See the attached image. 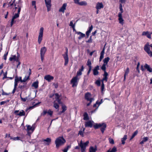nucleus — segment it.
I'll return each mask as SVG.
<instances>
[{"label": "nucleus", "mask_w": 152, "mask_h": 152, "mask_svg": "<svg viewBox=\"0 0 152 152\" xmlns=\"http://www.w3.org/2000/svg\"><path fill=\"white\" fill-rule=\"evenodd\" d=\"M65 142L66 140L63 137H58L55 141L56 147L58 148L60 146L63 145Z\"/></svg>", "instance_id": "f257e3e1"}, {"label": "nucleus", "mask_w": 152, "mask_h": 152, "mask_svg": "<svg viewBox=\"0 0 152 152\" xmlns=\"http://www.w3.org/2000/svg\"><path fill=\"white\" fill-rule=\"evenodd\" d=\"M94 127L95 129H97L101 127L100 130L102 133L104 132L106 127V125L104 123L96 124L94 126Z\"/></svg>", "instance_id": "f03ea898"}, {"label": "nucleus", "mask_w": 152, "mask_h": 152, "mask_svg": "<svg viewBox=\"0 0 152 152\" xmlns=\"http://www.w3.org/2000/svg\"><path fill=\"white\" fill-rule=\"evenodd\" d=\"M79 79L78 77H74L70 81V83L72 84V87H74L76 86L78 84V82Z\"/></svg>", "instance_id": "7ed1b4c3"}, {"label": "nucleus", "mask_w": 152, "mask_h": 152, "mask_svg": "<svg viewBox=\"0 0 152 152\" xmlns=\"http://www.w3.org/2000/svg\"><path fill=\"white\" fill-rule=\"evenodd\" d=\"M144 50L151 57H152V51L150 50V47L148 43H147L145 45Z\"/></svg>", "instance_id": "20e7f679"}, {"label": "nucleus", "mask_w": 152, "mask_h": 152, "mask_svg": "<svg viewBox=\"0 0 152 152\" xmlns=\"http://www.w3.org/2000/svg\"><path fill=\"white\" fill-rule=\"evenodd\" d=\"M47 48L45 47H44L42 48L40 50V57H41V59L42 62L43 61L44 57L45 56V54Z\"/></svg>", "instance_id": "39448f33"}, {"label": "nucleus", "mask_w": 152, "mask_h": 152, "mask_svg": "<svg viewBox=\"0 0 152 152\" xmlns=\"http://www.w3.org/2000/svg\"><path fill=\"white\" fill-rule=\"evenodd\" d=\"M44 28L43 27H41L40 29L39 34L38 36V42L40 44L42 40L43 35Z\"/></svg>", "instance_id": "423d86ee"}, {"label": "nucleus", "mask_w": 152, "mask_h": 152, "mask_svg": "<svg viewBox=\"0 0 152 152\" xmlns=\"http://www.w3.org/2000/svg\"><path fill=\"white\" fill-rule=\"evenodd\" d=\"M53 111H52L51 110L49 109L47 111L46 110H43L42 113L41 114V115L45 116L46 113L49 115L50 117H51L53 114Z\"/></svg>", "instance_id": "0eeeda50"}, {"label": "nucleus", "mask_w": 152, "mask_h": 152, "mask_svg": "<svg viewBox=\"0 0 152 152\" xmlns=\"http://www.w3.org/2000/svg\"><path fill=\"white\" fill-rule=\"evenodd\" d=\"M89 143V142L88 141H87L86 142L83 143L82 140H81L80 143H78L79 146L81 148V149L83 148V149H86V146L88 145Z\"/></svg>", "instance_id": "6e6552de"}, {"label": "nucleus", "mask_w": 152, "mask_h": 152, "mask_svg": "<svg viewBox=\"0 0 152 152\" xmlns=\"http://www.w3.org/2000/svg\"><path fill=\"white\" fill-rule=\"evenodd\" d=\"M45 5L47 8V11L49 12L50 10L51 4V0H45Z\"/></svg>", "instance_id": "1a4fd4ad"}, {"label": "nucleus", "mask_w": 152, "mask_h": 152, "mask_svg": "<svg viewBox=\"0 0 152 152\" xmlns=\"http://www.w3.org/2000/svg\"><path fill=\"white\" fill-rule=\"evenodd\" d=\"M91 94L89 92H87L85 94V99L88 101H89L91 100H94V99L93 98L91 97Z\"/></svg>", "instance_id": "9d476101"}, {"label": "nucleus", "mask_w": 152, "mask_h": 152, "mask_svg": "<svg viewBox=\"0 0 152 152\" xmlns=\"http://www.w3.org/2000/svg\"><path fill=\"white\" fill-rule=\"evenodd\" d=\"M94 123L93 121H89L85 122V125L86 127H89L91 128L92 127L93 123Z\"/></svg>", "instance_id": "9b49d317"}, {"label": "nucleus", "mask_w": 152, "mask_h": 152, "mask_svg": "<svg viewBox=\"0 0 152 152\" xmlns=\"http://www.w3.org/2000/svg\"><path fill=\"white\" fill-rule=\"evenodd\" d=\"M99 69V66L98 65L95 67L93 69V74L94 75H97L99 74V72L98 70Z\"/></svg>", "instance_id": "f8f14e48"}, {"label": "nucleus", "mask_w": 152, "mask_h": 152, "mask_svg": "<svg viewBox=\"0 0 152 152\" xmlns=\"http://www.w3.org/2000/svg\"><path fill=\"white\" fill-rule=\"evenodd\" d=\"M44 79L47 80L48 82H50L51 80L53 79L54 77L53 76L50 75H47L44 77Z\"/></svg>", "instance_id": "ddd939ff"}, {"label": "nucleus", "mask_w": 152, "mask_h": 152, "mask_svg": "<svg viewBox=\"0 0 152 152\" xmlns=\"http://www.w3.org/2000/svg\"><path fill=\"white\" fill-rule=\"evenodd\" d=\"M55 95L56 96V100L55 101H56V102H57V103L59 104H61L62 102L61 100L59 99V94L57 93H56L55 94Z\"/></svg>", "instance_id": "4468645a"}, {"label": "nucleus", "mask_w": 152, "mask_h": 152, "mask_svg": "<svg viewBox=\"0 0 152 152\" xmlns=\"http://www.w3.org/2000/svg\"><path fill=\"white\" fill-rule=\"evenodd\" d=\"M104 7V6L102 3L98 2L96 4V10H100Z\"/></svg>", "instance_id": "2eb2a0df"}, {"label": "nucleus", "mask_w": 152, "mask_h": 152, "mask_svg": "<svg viewBox=\"0 0 152 152\" xmlns=\"http://www.w3.org/2000/svg\"><path fill=\"white\" fill-rule=\"evenodd\" d=\"M67 6V4L66 3L64 4L62 7L59 9V12H62L64 13V11L66 9V7Z\"/></svg>", "instance_id": "dca6fc26"}, {"label": "nucleus", "mask_w": 152, "mask_h": 152, "mask_svg": "<svg viewBox=\"0 0 152 152\" xmlns=\"http://www.w3.org/2000/svg\"><path fill=\"white\" fill-rule=\"evenodd\" d=\"M63 56L65 60L64 64V65L66 66L67 64L69 62V58L68 55L63 54Z\"/></svg>", "instance_id": "f3484780"}, {"label": "nucleus", "mask_w": 152, "mask_h": 152, "mask_svg": "<svg viewBox=\"0 0 152 152\" xmlns=\"http://www.w3.org/2000/svg\"><path fill=\"white\" fill-rule=\"evenodd\" d=\"M144 67L147 69V70L150 72H152V68L150 67V66L147 64H145Z\"/></svg>", "instance_id": "a211bd4d"}, {"label": "nucleus", "mask_w": 152, "mask_h": 152, "mask_svg": "<svg viewBox=\"0 0 152 152\" xmlns=\"http://www.w3.org/2000/svg\"><path fill=\"white\" fill-rule=\"evenodd\" d=\"M118 17H119V23L120 24H123L124 23V20L122 18V14L121 13H118Z\"/></svg>", "instance_id": "6ab92c4d"}, {"label": "nucleus", "mask_w": 152, "mask_h": 152, "mask_svg": "<svg viewBox=\"0 0 152 152\" xmlns=\"http://www.w3.org/2000/svg\"><path fill=\"white\" fill-rule=\"evenodd\" d=\"M76 33L78 35H80L78 37L79 39H80L82 38H83L85 37V35L80 32H76Z\"/></svg>", "instance_id": "aec40b11"}, {"label": "nucleus", "mask_w": 152, "mask_h": 152, "mask_svg": "<svg viewBox=\"0 0 152 152\" xmlns=\"http://www.w3.org/2000/svg\"><path fill=\"white\" fill-rule=\"evenodd\" d=\"M9 60L11 61L14 60L16 61H18V58H17L15 55H12L11 57L10 58Z\"/></svg>", "instance_id": "412c9836"}, {"label": "nucleus", "mask_w": 152, "mask_h": 152, "mask_svg": "<svg viewBox=\"0 0 152 152\" xmlns=\"http://www.w3.org/2000/svg\"><path fill=\"white\" fill-rule=\"evenodd\" d=\"M43 142H46L47 143H46V145H49L50 144V143L51 142V139L50 138H47L45 139H44L42 140Z\"/></svg>", "instance_id": "4be33fe9"}, {"label": "nucleus", "mask_w": 152, "mask_h": 152, "mask_svg": "<svg viewBox=\"0 0 152 152\" xmlns=\"http://www.w3.org/2000/svg\"><path fill=\"white\" fill-rule=\"evenodd\" d=\"M53 107L56 109H57L58 111V110L59 106L58 104L56 102V101L53 102Z\"/></svg>", "instance_id": "5701e85b"}, {"label": "nucleus", "mask_w": 152, "mask_h": 152, "mask_svg": "<svg viewBox=\"0 0 152 152\" xmlns=\"http://www.w3.org/2000/svg\"><path fill=\"white\" fill-rule=\"evenodd\" d=\"M83 119L85 120H87L89 119L88 115L86 112L84 113L83 114Z\"/></svg>", "instance_id": "b1692460"}, {"label": "nucleus", "mask_w": 152, "mask_h": 152, "mask_svg": "<svg viewBox=\"0 0 152 152\" xmlns=\"http://www.w3.org/2000/svg\"><path fill=\"white\" fill-rule=\"evenodd\" d=\"M127 139V136L126 135H125L121 139L122 144L123 145H124L125 143V141Z\"/></svg>", "instance_id": "393cba45"}, {"label": "nucleus", "mask_w": 152, "mask_h": 152, "mask_svg": "<svg viewBox=\"0 0 152 152\" xmlns=\"http://www.w3.org/2000/svg\"><path fill=\"white\" fill-rule=\"evenodd\" d=\"M96 148H94L93 146H91L89 148V152H96Z\"/></svg>", "instance_id": "a878e982"}, {"label": "nucleus", "mask_w": 152, "mask_h": 152, "mask_svg": "<svg viewBox=\"0 0 152 152\" xmlns=\"http://www.w3.org/2000/svg\"><path fill=\"white\" fill-rule=\"evenodd\" d=\"M25 112L23 110H22L21 111H20L19 113L17 114V115L21 116L25 115Z\"/></svg>", "instance_id": "bb28decb"}, {"label": "nucleus", "mask_w": 152, "mask_h": 152, "mask_svg": "<svg viewBox=\"0 0 152 152\" xmlns=\"http://www.w3.org/2000/svg\"><path fill=\"white\" fill-rule=\"evenodd\" d=\"M8 137H9L10 138V139H12L13 140H15V141L19 140L20 138V137H12L10 136V134H8Z\"/></svg>", "instance_id": "cd10ccee"}, {"label": "nucleus", "mask_w": 152, "mask_h": 152, "mask_svg": "<svg viewBox=\"0 0 152 152\" xmlns=\"http://www.w3.org/2000/svg\"><path fill=\"white\" fill-rule=\"evenodd\" d=\"M27 130L28 131V134H30L31 133H29V132H28L30 130H32V132L33 131L34 129H32V127L30 125H27Z\"/></svg>", "instance_id": "c85d7f7f"}, {"label": "nucleus", "mask_w": 152, "mask_h": 152, "mask_svg": "<svg viewBox=\"0 0 152 152\" xmlns=\"http://www.w3.org/2000/svg\"><path fill=\"white\" fill-rule=\"evenodd\" d=\"M32 86L34 87L35 88H37L38 86V82L36 81L34 82L32 84Z\"/></svg>", "instance_id": "c756f323"}, {"label": "nucleus", "mask_w": 152, "mask_h": 152, "mask_svg": "<svg viewBox=\"0 0 152 152\" xmlns=\"http://www.w3.org/2000/svg\"><path fill=\"white\" fill-rule=\"evenodd\" d=\"M148 138L147 137H144L143 138L142 140L140 142V144H143L144 142H146L148 141Z\"/></svg>", "instance_id": "7c9ffc66"}, {"label": "nucleus", "mask_w": 152, "mask_h": 152, "mask_svg": "<svg viewBox=\"0 0 152 152\" xmlns=\"http://www.w3.org/2000/svg\"><path fill=\"white\" fill-rule=\"evenodd\" d=\"M31 75V72H29L28 75V76H26L23 80V82H26L29 79V77Z\"/></svg>", "instance_id": "2f4dec72"}, {"label": "nucleus", "mask_w": 152, "mask_h": 152, "mask_svg": "<svg viewBox=\"0 0 152 152\" xmlns=\"http://www.w3.org/2000/svg\"><path fill=\"white\" fill-rule=\"evenodd\" d=\"M138 132L137 130H136L135 131L132 135L130 139V140H132L133 138H134V137L137 135Z\"/></svg>", "instance_id": "473e14b6"}, {"label": "nucleus", "mask_w": 152, "mask_h": 152, "mask_svg": "<svg viewBox=\"0 0 152 152\" xmlns=\"http://www.w3.org/2000/svg\"><path fill=\"white\" fill-rule=\"evenodd\" d=\"M116 151L117 149L116 147H114L111 150L110 149L107 152H115Z\"/></svg>", "instance_id": "72a5a7b5"}, {"label": "nucleus", "mask_w": 152, "mask_h": 152, "mask_svg": "<svg viewBox=\"0 0 152 152\" xmlns=\"http://www.w3.org/2000/svg\"><path fill=\"white\" fill-rule=\"evenodd\" d=\"M18 13L20 14L21 11V9L22 7V5L21 4H20L18 5Z\"/></svg>", "instance_id": "f704fd0d"}, {"label": "nucleus", "mask_w": 152, "mask_h": 152, "mask_svg": "<svg viewBox=\"0 0 152 152\" xmlns=\"http://www.w3.org/2000/svg\"><path fill=\"white\" fill-rule=\"evenodd\" d=\"M87 4L86 2L85 1H82L79 2V5L81 6H86Z\"/></svg>", "instance_id": "c9c22d12"}, {"label": "nucleus", "mask_w": 152, "mask_h": 152, "mask_svg": "<svg viewBox=\"0 0 152 152\" xmlns=\"http://www.w3.org/2000/svg\"><path fill=\"white\" fill-rule=\"evenodd\" d=\"M104 88V85L103 82H102L101 87V92L103 93Z\"/></svg>", "instance_id": "e433bc0d"}, {"label": "nucleus", "mask_w": 152, "mask_h": 152, "mask_svg": "<svg viewBox=\"0 0 152 152\" xmlns=\"http://www.w3.org/2000/svg\"><path fill=\"white\" fill-rule=\"evenodd\" d=\"M62 110L60 112V114H61L62 113L64 112L65 110H66V106L64 105H63L62 107Z\"/></svg>", "instance_id": "4c0bfd02"}, {"label": "nucleus", "mask_w": 152, "mask_h": 152, "mask_svg": "<svg viewBox=\"0 0 152 152\" xmlns=\"http://www.w3.org/2000/svg\"><path fill=\"white\" fill-rule=\"evenodd\" d=\"M19 14L17 13H15L14 15L13 16L12 19H15L18 18L19 17Z\"/></svg>", "instance_id": "58836bf2"}, {"label": "nucleus", "mask_w": 152, "mask_h": 152, "mask_svg": "<svg viewBox=\"0 0 152 152\" xmlns=\"http://www.w3.org/2000/svg\"><path fill=\"white\" fill-rule=\"evenodd\" d=\"M110 58L109 57H107V58H105L103 60V62H105V63H107L109 61Z\"/></svg>", "instance_id": "ea45409f"}, {"label": "nucleus", "mask_w": 152, "mask_h": 152, "mask_svg": "<svg viewBox=\"0 0 152 152\" xmlns=\"http://www.w3.org/2000/svg\"><path fill=\"white\" fill-rule=\"evenodd\" d=\"M85 128H83L82 131L80 130L78 134L83 136V132L85 131Z\"/></svg>", "instance_id": "a19ab883"}, {"label": "nucleus", "mask_w": 152, "mask_h": 152, "mask_svg": "<svg viewBox=\"0 0 152 152\" xmlns=\"http://www.w3.org/2000/svg\"><path fill=\"white\" fill-rule=\"evenodd\" d=\"M108 139L109 142L110 144H113L114 143V141L113 139L110 137Z\"/></svg>", "instance_id": "79ce46f5"}, {"label": "nucleus", "mask_w": 152, "mask_h": 152, "mask_svg": "<svg viewBox=\"0 0 152 152\" xmlns=\"http://www.w3.org/2000/svg\"><path fill=\"white\" fill-rule=\"evenodd\" d=\"M119 9L121 11V12H119V13H121V14H122V13L123 12V10L122 8V4H120Z\"/></svg>", "instance_id": "37998d69"}, {"label": "nucleus", "mask_w": 152, "mask_h": 152, "mask_svg": "<svg viewBox=\"0 0 152 152\" xmlns=\"http://www.w3.org/2000/svg\"><path fill=\"white\" fill-rule=\"evenodd\" d=\"M70 148V146L68 145L63 150L64 152H67L69 148Z\"/></svg>", "instance_id": "c03bdc74"}, {"label": "nucleus", "mask_w": 152, "mask_h": 152, "mask_svg": "<svg viewBox=\"0 0 152 152\" xmlns=\"http://www.w3.org/2000/svg\"><path fill=\"white\" fill-rule=\"evenodd\" d=\"M129 72V69L128 67H127L126 69V70L125 71L124 75H127L128 74Z\"/></svg>", "instance_id": "a18cd8bd"}, {"label": "nucleus", "mask_w": 152, "mask_h": 152, "mask_svg": "<svg viewBox=\"0 0 152 152\" xmlns=\"http://www.w3.org/2000/svg\"><path fill=\"white\" fill-rule=\"evenodd\" d=\"M82 75V72H81L79 71H78L77 73V75L75 77H78L79 76H80Z\"/></svg>", "instance_id": "49530a36"}, {"label": "nucleus", "mask_w": 152, "mask_h": 152, "mask_svg": "<svg viewBox=\"0 0 152 152\" xmlns=\"http://www.w3.org/2000/svg\"><path fill=\"white\" fill-rule=\"evenodd\" d=\"M75 23L73 24L72 21H71L70 22L69 26H71L72 28H74V26H75Z\"/></svg>", "instance_id": "de8ad7c7"}, {"label": "nucleus", "mask_w": 152, "mask_h": 152, "mask_svg": "<svg viewBox=\"0 0 152 152\" xmlns=\"http://www.w3.org/2000/svg\"><path fill=\"white\" fill-rule=\"evenodd\" d=\"M93 28V26L92 25H91V26L88 29L87 32L89 33H90L91 31L92 30Z\"/></svg>", "instance_id": "09e8293b"}, {"label": "nucleus", "mask_w": 152, "mask_h": 152, "mask_svg": "<svg viewBox=\"0 0 152 152\" xmlns=\"http://www.w3.org/2000/svg\"><path fill=\"white\" fill-rule=\"evenodd\" d=\"M8 51L6 53H5L4 55L3 58L5 60H6L7 59V56L8 55Z\"/></svg>", "instance_id": "8fccbe9b"}, {"label": "nucleus", "mask_w": 152, "mask_h": 152, "mask_svg": "<svg viewBox=\"0 0 152 152\" xmlns=\"http://www.w3.org/2000/svg\"><path fill=\"white\" fill-rule=\"evenodd\" d=\"M95 83L98 86H99L101 85V82L99 80H97L96 82Z\"/></svg>", "instance_id": "3c124183"}, {"label": "nucleus", "mask_w": 152, "mask_h": 152, "mask_svg": "<svg viewBox=\"0 0 152 152\" xmlns=\"http://www.w3.org/2000/svg\"><path fill=\"white\" fill-rule=\"evenodd\" d=\"M91 61L90 59H88V60L87 65L88 66H91Z\"/></svg>", "instance_id": "603ef678"}, {"label": "nucleus", "mask_w": 152, "mask_h": 152, "mask_svg": "<svg viewBox=\"0 0 152 152\" xmlns=\"http://www.w3.org/2000/svg\"><path fill=\"white\" fill-rule=\"evenodd\" d=\"M15 22H16V21L14 20V19H13L12 18V20H11V23H10V26H11V27H12V25L14 23H15Z\"/></svg>", "instance_id": "864d4df0"}, {"label": "nucleus", "mask_w": 152, "mask_h": 152, "mask_svg": "<svg viewBox=\"0 0 152 152\" xmlns=\"http://www.w3.org/2000/svg\"><path fill=\"white\" fill-rule=\"evenodd\" d=\"M1 91H2V94L3 95H9L10 94H8L4 92L3 89H2L1 90Z\"/></svg>", "instance_id": "5fc2aeb1"}, {"label": "nucleus", "mask_w": 152, "mask_h": 152, "mask_svg": "<svg viewBox=\"0 0 152 152\" xmlns=\"http://www.w3.org/2000/svg\"><path fill=\"white\" fill-rule=\"evenodd\" d=\"M20 99H21V100L23 101V102H25V101H26V100H27V99H26V98H22V97H21V95H20Z\"/></svg>", "instance_id": "6e6d98bb"}, {"label": "nucleus", "mask_w": 152, "mask_h": 152, "mask_svg": "<svg viewBox=\"0 0 152 152\" xmlns=\"http://www.w3.org/2000/svg\"><path fill=\"white\" fill-rule=\"evenodd\" d=\"M28 101H31L32 100L33 98L30 97V95H29L28 97H26Z\"/></svg>", "instance_id": "4d7b16f0"}, {"label": "nucleus", "mask_w": 152, "mask_h": 152, "mask_svg": "<svg viewBox=\"0 0 152 152\" xmlns=\"http://www.w3.org/2000/svg\"><path fill=\"white\" fill-rule=\"evenodd\" d=\"M148 33H149V32L148 31H143L142 33V35L143 36H145V35L146 36L148 34Z\"/></svg>", "instance_id": "13d9d810"}, {"label": "nucleus", "mask_w": 152, "mask_h": 152, "mask_svg": "<svg viewBox=\"0 0 152 152\" xmlns=\"http://www.w3.org/2000/svg\"><path fill=\"white\" fill-rule=\"evenodd\" d=\"M107 77H104L103 78L101 81H102V82H103L104 81H105L106 82H107Z\"/></svg>", "instance_id": "bf43d9fd"}, {"label": "nucleus", "mask_w": 152, "mask_h": 152, "mask_svg": "<svg viewBox=\"0 0 152 152\" xmlns=\"http://www.w3.org/2000/svg\"><path fill=\"white\" fill-rule=\"evenodd\" d=\"M108 75V74L107 73L106 71L104 72V74L103 75L104 77H107Z\"/></svg>", "instance_id": "052dcab7"}, {"label": "nucleus", "mask_w": 152, "mask_h": 152, "mask_svg": "<svg viewBox=\"0 0 152 152\" xmlns=\"http://www.w3.org/2000/svg\"><path fill=\"white\" fill-rule=\"evenodd\" d=\"M101 69L104 71H106V66L102 65L101 67Z\"/></svg>", "instance_id": "680f3d73"}, {"label": "nucleus", "mask_w": 152, "mask_h": 152, "mask_svg": "<svg viewBox=\"0 0 152 152\" xmlns=\"http://www.w3.org/2000/svg\"><path fill=\"white\" fill-rule=\"evenodd\" d=\"M19 81V78L17 76H16L15 77V81L18 83Z\"/></svg>", "instance_id": "e2e57ef3"}, {"label": "nucleus", "mask_w": 152, "mask_h": 152, "mask_svg": "<svg viewBox=\"0 0 152 152\" xmlns=\"http://www.w3.org/2000/svg\"><path fill=\"white\" fill-rule=\"evenodd\" d=\"M94 100H90L89 101H89V102L87 104V106H89L90 105V104H91L92 101H94Z\"/></svg>", "instance_id": "0e129e2a"}, {"label": "nucleus", "mask_w": 152, "mask_h": 152, "mask_svg": "<svg viewBox=\"0 0 152 152\" xmlns=\"http://www.w3.org/2000/svg\"><path fill=\"white\" fill-rule=\"evenodd\" d=\"M15 0H14L13 2L11 3V1H10L9 3V5L10 6H11L13 4L15 3Z\"/></svg>", "instance_id": "69168bd1"}, {"label": "nucleus", "mask_w": 152, "mask_h": 152, "mask_svg": "<svg viewBox=\"0 0 152 152\" xmlns=\"http://www.w3.org/2000/svg\"><path fill=\"white\" fill-rule=\"evenodd\" d=\"M20 89H23L24 88V85H20L19 86Z\"/></svg>", "instance_id": "338daca9"}, {"label": "nucleus", "mask_w": 152, "mask_h": 152, "mask_svg": "<svg viewBox=\"0 0 152 152\" xmlns=\"http://www.w3.org/2000/svg\"><path fill=\"white\" fill-rule=\"evenodd\" d=\"M84 69V67H83V66H82L81 67V68L80 69H79L78 71L82 72V71H83Z\"/></svg>", "instance_id": "774afa93"}]
</instances>
